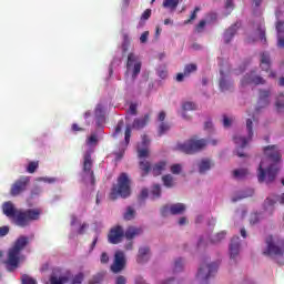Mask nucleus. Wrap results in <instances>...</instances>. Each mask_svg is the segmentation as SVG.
<instances>
[{
  "instance_id": "nucleus-12",
  "label": "nucleus",
  "mask_w": 284,
  "mask_h": 284,
  "mask_svg": "<svg viewBox=\"0 0 284 284\" xmlns=\"http://www.w3.org/2000/svg\"><path fill=\"white\" fill-rule=\"evenodd\" d=\"M260 68L263 72H268V79H276V71L272 70V59L270 53H261Z\"/></svg>"
},
{
  "instance_id": "nucleus-11",
  "label": "nucleus",
  "mask_w": 284,
  "mask_h": 284,
  "mask_svg": "<svg viewBox=\"0 0 284 284\" xmlns=\"http://www.w3.org/2000/svg\"><path fill=\"white\" fill-rule=\"evenodd\" d=\"M266 81L263 79V77L257 75L256 72L251 71L250 73H246L243 79L241 80L242 88H245V85H265Z\"/></svg>"
},
{
  "instance_id": "nucleus-64",
  "label": "nucleus",
  "mask_w": 284,
  "mask_h": 284,
  "mask_svg": "<svg viewBox=\"0 0 284 284\" xmlns=\"http://www.w3.org/2000/svg\"><path fill=\"white\" fill-rule=\"evenodd\" d=\"M129 112L130 114H132V116H136V104H131L129 108Z\"/></svg>"
},
{
  "instance_id": "nucleus-10",
  "label": "nucleus",
  "mask_w": 284,
  "mask_h": 284,
  "mask_svg": "<svg viewBox=\"0 0 284 284\" xmlns=\"http://www.w3.org/2000/svg\"><path fill=\"white\" fill-rule=\"evenodd\" d=\"M219 271V264H202L197 271V278L201 281H207L211 276H213Z\"/></svg>"
},
{
  "instance_id": "nucleus-49",
  "label": "nucleus",
  "mask_w": 284,
  "mask_h": 284,
  "mask_svg": "<svg viewBox=\"0 0 284 284\" xmlns=\"http://www.w3.org/2000/svg\"><path fill=\"white\" fill-rule=\"evenodd\" d=\"M156 72L160 79H168V69L165 67L163 68L160 67Z\"/></svg>"
},
{
  "instance_id": "nucleus-27",
  "label": "nucleus",
  "mask_w": 284,
  "mask_h": 284,
  "mask_svg": "<svg viewBox=\"0 0 284 284\" xmlns=\"http://www.w3.org/2000/svg\"><path fill=\"white\" fill-rule=\"evenodd\" d=\"M274 205H276V201L271 199V197H266L263 204L264 211L265 212H270L271 215L274 214Z\"/></svg>"
},
{
  "instance_id": "nucleus-37",
  "label": "nucleus",
  "mask_w": 284,
  "mask_h": 284,
  "mask_svg": "<svg viewBox=\"0 0 284 284\" xmlns=\"http://www.w3.org/2000/svg\"><path fill=\"white\" fill-rule=\"evenodd\" d=\"M257 34H258L260 41H262V43H267V38H265V27L263 24H260L257 27Z\"/></svg>"
},
{
  "instance_id": "nucleus-29",
  "label": "nucleus",
  "mask_w": 284,
  "mask_h": 284,
  "mask_svg": "<svg viewBox=\"0 0 284 284\" xmlns=\"http://www.w3.org/2000/svg\"><path fill=\"white\" fill-rule=\"evenodd\" d=\"M165 162L156 163L152 169L153 176H161V174H163V171L165 170Z\"/></svg>"
},
{
  "instance_id": "nucleus-35",
  "label": "nucleus",
  "mask_w": 284,
  "mask_h": 284,
  "mask_svg": "<svg viewBox=\"0 0 284 284\" xmlns=\"http://www.w3.org/2000/svg\"><path fill=\"white\" fill-rule=\"evenodd\" d=\"M275 108L277 112H284V94H280L275 102Z\"/></svg>"
},
{
  "instance_id": "nucleus-40",
  "label": "nucleus",
  "mask_w": 284,
  "mask_h": 284,
  "mask_svg": "<svg viewBox=\"0 0 284 284\" xmlns=\"http://www.w3.org/2000/svg\"><path fill=\"white\" fill-rule=\"evenodd\" d=\"M226 232L225 231H221L220 233L215 234L213 236V239L210 240L211 243H221V241H223V239H225L226 236Z\"/></svg>"
},
{
  "instance_id": "nucleus-16",
  "label": "nucleus",
  "mask_w": 284,
  "mask_h": 284,
  "mask_svg": "<svg viewBox=\"0 0 284 284\" xmlns=\"http://www.w3.org/2000/svg\"><path fill=\"white\" fill-rule=\"evenodd\" d=\"M161 212H162V216H168V212H170V214H172L173 216H176L185 212V204L176 203V204H172L170 207L163 206Z\"/></svg>"
},
{
  "instance_id": "nucleus-36",
  "label": "nucleus",
  "mask_w": 284,
  "mask_h": 284,
  "mask_svg": "<svg viewBox=\"0 0 284 284\" xmlns=\"http://www.w3.org/2000/svg\"><path fill=\"white\" fill-rule=\"evenodd\" d=\"M179 7V0H164L163 8H170L171 10H176Z\"/></svg>"
},
{
  "instance_id": "nucleus-32",
  "label": "nucleus",
  "mask_w": 284,
  "mask_h": 284,
  "mask_svg": "<svg viewBox=\"0 0 284 284\" xmlns=\"http://www.w3.org/2000/svg\"><path fill=\"white\" fill-rule=\"evenodd\" d=\"M199 70V67L195 63H190L184 67V75L190 77V74H193V72H196Z\"/></svg>"
},
{
  "instance_id": "nucleus-41",
  "label": "nucleus",
  "mask_w": 284,
  "mask_h": 284,
  "mask_svg": "<svg viewBox=\"0 0 284 284\" xmlns=\"http://www.w3.org/2000/svg\"><path fill=\"white\" fill-rule=\"evenodd\" d=\"M169 130H170V124L165 122H161L158 129L159 136H163V134H165V132H168Z\"/></svg>"
},
{
  "instance_id": "nucleus-51",
  "label": "nucleus",
  "mask_w": 284,
  "mask_h": 284,
  "mask_svg": "<svg viewBox=\"0 0 284 284\" xmlns=\"http://www.w3.org/2000/svg\"><path fill=\"white\" fill-rule=\"evenodd\" d=\"M151 193L153 194V196H155V199H159L161 196V185H153Z\"/></svg>"
},
{
  "instance_id": "nucleus-6",
  "label": "nucleus",
  "mask_w": 284,
  "mask_h": 284,
  "mask_svg": "<svg viewBox=\"0 0 284 284\" xmlns=\"http://www.w3.org/2000/svg\"><path fill=\"white\" fill-rule=\"evenodd\" d=\"M207 145V140L205 139H196V136L189 139L184 143H179L176 145V150L183 152L184 154H196V152H201V150L205 149Z\"/></svg>"
},
{
  "instance_id": "nucleus-22",
  "label": "nucleus",
  "mask_w": 284,
  "mask_h": 284,
  "mask_svg": "<svg viewBox=\"0 0 284 284\" xmlns=\"http://www.w3.org/2000/svg\"><path fill=\"white\" fill-rule=\"evenodd\" d=\"M2 211L3 214H6V216H8L9 219H14V216H17V213L19 212V210L14 209V204H12V202H6L2 205Z\"/></svg>"
},
{
  "instance_id": "nucleus-5",
  "label": "nucleus",
  "mask_w": 284,
  "mask_h": 284,
  "mask_svg": "<svg viewBox=\"0 0 284 284\" xmlns=\"http://www.w3.org/2000/svg\"><path fill=\"white\" fill-rule=\"evenodd\" d=\"M41 209L19 210L13 217V222L18 227H28L32 221H39L41 219Z\"/></svg>"
},
{
  "instance_id": "nucleus-31",
  "label": "nucleus",
  "mask_w": 284,
  "mask_h": 284,
  "mask_svg": "<svg viewBox=\"0 0 284 284\" xmlns=\"http://www.w3.org/2000/svg\"><path fill=\"white\" fill-rule=\"evenodd\" d=\"M136 216V211L132 206L126 207V212L123 214L124 221H132Z\"/></svg>"
},
{
  "instance_id": "nucleus-34",
  "label": "nucleus",
  "mask_w": 284,
  "mask_h": 284,
  "mask_svg": "<svg viewBox=\"0 0 284 284\" xmlns=\"http://www.w3.org/2000/svg\"><path fill=\"white\" fill-rule=\"evenodd\" d=\"M37 170H39V161L29 162V164L27 166V172L29 174H34L37 172Z\"/></svg>"
},
{
  "instance_id": "nucleus-47",
  "label": "nucleus",
  "mask_w": 284,
  "mask_h": 284,
  "mask_svg": "<svg viewBox=\"0 0 284 284\" xmlns=\"http://www.w3.org/2000/svg\"><path fill=\"white\" fill-rule=\"evenodd\" d=\"M22 284H37V280L30 277V275H22Z\"/></svg>"
},
{
  "instance_id": "nucleus-48",
  "label": "nucleus",
  "mask_w": 284,
  "mask_h": 284,
  "mask_svg": "<svg viewBox=\"0 0 284 284\" xmlns=\"http://www.w3.org/2000/svg\"><path fill=\"white\" fill-rule=\"evenodd\" d=\"M99 143V139L97 134H91L87 140V145H97Z\"/></svg>"
},
{
  "instance_id": "nucleus-3",
  "label": "nucleus",
  "mask_w": 284,
  "mask_h": 284,
  "mask_svg": "<svg viewBox=\"0 0 284 284\" xmlns=\"http://www.w3.org/2000/svg\"><path fill=\"white\" fill-rule=\"evenodd\" d=\"M265 248L262 251L263 256H284V240L278 235H267L265 237Z\"/></svg>"
},
{
  "instance_id": "nucleus-18",
  "label": "nucleus",
  "mask_w": 284,
  "mask_h": 284,
  "mask_svg": "<svg viewBox=\"0 0 284 284\" xmlns=\"http://www.w3.org/2000/svg\"><path fill=\"white\" fill-rule=\"evenodd\" d=\"M83 172L90 174L91 183L94 185V171H92V155L90 153L84 155Z\"/></svg>"
},
{
  "instance_id": "nucleus-61",
  "label": "nucleus",
  "mask_w": 284,
  "mask_h": 284,
  "mask_svg": "<svg viewBox=\"0 0 284 284\" xmlns=\"http://www.w3.org/2000/svg\"><path fill=\"white\" fill-rule=\"evenodd\" d=\"M128 283V280L125 278V276L123 275H119L116 278H115V284H125Z\"/></svg>"
},
{
  "instance_id": "nucleus-25",
  "label": "nucleus",
  "mask_w": 284,
  "mask_h": 284,
  "mask_svg": "<svg viewBox=\"0 0 284 284\" xmlns=\"http://www.w3.org/2000/svg\"><path fill=\"white\" fill-rule=\"evenodd\" d=\"M148 254H150V247L148 246H143L139 248V253H138V263H145V261H148Z\"/></svg>"
},
{
  "instance_id": "nucleus-4",
  "label": "nucleus",
  "mask_w": 284,
  "mask_h": 284,
  "mask_svg": "<svg viewBox=\"0 0 284 284\" xmlns=\"http://www.w3.org/2000/svg\"><path fill=\"white\" fill-rule=\"evenodd\" d=\"M131 181L130 178L128 176V173H121L120 176L118 178V184L113 185L111 193L109 195L111 201H116L119 196L122 199H128L130 194H132L131 191Z\"/></svg>"
},
{
  "instance_id": "nucleus-9",
  "label": "nucleus",
  "mask_w": 284,
  "mask_h": 284,
  "mask_svg": "<svg viewBox=\"0 0 284 284\" xmlns=\"http://www.w3.org/2000/svg\"><path fill=\"white\" fill-rule=\"evenodd\" d=\"M28 185H30V176H21L16 180L10 189L11 196H19L23 194L28 190Z\"/></svg>"
},
{
  "instance_id": "nucleus-50",
  "label": "nucleus",
  "mask_w": 284,
  "mask_h": 284,
  "mask_svg": "<svg viewBox=\"0 0 284 284\" xmlns=\"http://www.w3.org/2000/svg\"><path fill=\"white\" fill-rule=\"evenodd\" d=\"M128 45H130V36H128V33H125L123 36V44H122L123 52H128Z\"/></svg>"
},
{
  "instance_id": "nucleus-38",
  "label": "nucleus",
  "mask_w": 284,
  "mask_h": 284,
  "mask_svg": "<svg viewBox=\"0 0 284 284\" xmlns=\"http://www.w3.org/2000/svg\"><path fill=\"white\" fill-rule=\"evenodd\" d=\"M197 105L194 102H184L182 104V110H184V112H190V111H194L197 110Z\"/></svg>"
},
{
  "instance_id": "nucleus-20",
  "label": "nucleus",
  "mask_w": 284,
  "mask_h": 284,
  "mask_svg": "<svg viewBox=\"0 0 284 284\" xmlns=\"http://www.w3.org/2000/svg\"><path fill=\"white\" fill-rule=\"evenodd\" d=\"M241 250V241L239 236H234L231 240V244H230V254H231V258H235L239 256V252Z\"/></svg>"
},
{
  "instance_id": "nucleus-23",
  "label": "nucleus",
  "mask_w": 284,
  "mask_h": 284,
  "mask_svg": "<svg viewBox=\"0 0 284 284\" xmlns=\"http://www.w3.org/2000/svg\"><path fill=\"white\" fill-rule=\"evenodd\" d=\"M148 123H150V114H145L143 118L135 119L132 123V128L133 130H143Z\"/></svg>"
},
{
  "instance_id": "nucleus-15",
  "label": "nucleus",
  "mask_w": 284,
  "mask_h": 284,
  "mask_svg": "<svg viewBox=\"0 0 284 284\" xmlns=\"http://www.w3.org/2000/svg\"><path fill=\"white\" fill-rule=\"evenodd\" d=\"M124 231L122 226H115L110 230V233L108 235L109 243H112V245H119L121 241H123Z\"/></svg>"
},
{
  "instance_id": "nucleus-46",
  "label": "nucleus",
  "mask_w": 284,
  "mask_h": 284,
  "mask_svg": "<svg viewBox=\"0 0 284 284\" xmlns=\"http://www.w3.org/2000/svg\"><path fill=\"white\" fill-rule=\"evenodd\" d=\"M261 221V213H252L250 216V223L251 225H256V223H260Z\"/></svg>"
},
{
  "instance_id": "nucleus-21",
  "label": "nucleus",
  "mask_w": 284,
  "mask_h": 284,
  "mask_svg": "<svg viewBox=\"0 0 284 284\" xmlns=\"http://www.w3.org/2000/svg\"><path fill=\"white\" fill-rule=\"evenodd\" d=\"M141 234H143V229L135 226H129L124 232L126 241H132V239H136V236H141Z\"/></svg>"
},
{
  "instance_id": "nucleus-28",
  "label": "nucleus",
  "mask_w": 284,
  "mask_h": 284,
  "mask_svg": "<svg viewBox=\"0 0 284 284\" xmlns=\"http://www.w3.org/2000/svg\"><path fill=\"white\" fill-rule=\"evenodd\" d=\"M211 169H212V161L207 159H203L199 164L200 174H205V172H207Z\"/></svg>"
},
{
  "instance_id": "nucleus-19",
  "label": "nucleus",
  "mask_w": 284,
  "mask_h": 284,
  "mask_svg": "<svg viewBox=\"0 0 284 284\" xmlns=\"http://www.w3.org/2000/svg\"><path fill=\"white\" fill-rule=\"evenodd\" d=\"M257 105L256 112H258L261 108H267V105H270V90H260Z\"/></svg>"
},
{
  "instance_id": "nucleus-55",
  "label": "nucleus",
  "mask_w": 284,
  "mask_h": 284,
  "mask_svg": "<svg viewBox=\"0 0 284 284\" xmlns=\"http://www.w3.org/2000/svg\"><path fill=\"white\" fill-rule=\"evenodd\" d=\"M100 262H101L103 265H105L106 263L110 262V256H108V253L103 252V253L101 254Z\"/></svg>"
},
{
  "instance_id": "nucleus-14",
  "label": "nucleus",
  "mask_w": 284,
  "mask_h": 284,
  "mask_svg": "<svg viewBox=\"0 0 284 284\" xmlns=\"http://www.w3.org/2000/svg\"><path fill=\"white\" fill-rule=\"evenodd\" d=\"M123 270H125V253L118 251L114 255V262L111 265V272L119 274V272H123Z\"/></svg>"
},
{
  "instance_id": "nucleus-1",
  "label": "nucleus",
  "mask_w": 284,
  "mask_h": 284,
  "mask_svg": "<svg viewBox=\"0 0 284 284\" xmlns=\"http://www.w3.org/2000/svg\"><path fill=\"white\" fill-rule=\"evenodd\" d=\"M264 155L267 161H271L272 164L265 170V160H262L257 170V180L258 183H274L276 174H278V165L283 161V154H281V149L277 145H267L264 148Z\"/></svg>"
},
{
  "instance_id": "nucleus-63",
  "label": "nucleus",
  "mask_w": 284,
  "mask_h": 284,
  "mask_svg": "<svg viewBox=\"0 0 284 284\" xmlns=\"http://www.w3.org/2000/svg\"><path fill=\"white\" fill-rule=\"evenodd\" d=\"M71 130H72V132H83L84 129L80 128L79 124L73 123L72 126H71Z\"/></svg>"
},
{
  "instance_id": "nucleus-17",
  "label": "nucleus",
  "mask_w": 284,
  "mask_h": 284,
  "mask_svg": "<svg viewBox=\"0 0 284 284\" xmlns=\"http://www.w3.org/2000/svg\"><path fill=\"white\" fill-rule=\"evenodd\" d=\"M72 278V273L67 271L64 275H58L57 273H52L49 281L51 284H65Z\"/></svg>"
},
{
  "instance_id": "nucleus-44",
  "label": "nucleus",
  "mask_w": 284,
  "mask_h": 284,
  "mask_svg": "<svg viewBox=\"0 0 284 284\" xmlns=\"http://www.w3.org/2000/svg\"><path fill=\"white\" fill-rule=\"evenodd\" d=\"M132 138V128L126 125L124 131V141L126 145H130V139Z\"/></svg>"
},
{
  "instance_id": "nucleus-56",
  "label": "nucleus",
  "mask_w": 284,
  "mask_h": 284,
  "mask_svg": "<svg viewBox=\"0 0 284 284\" xmlns=\"http://www.w3.org/2000/svg\"><path fill=\"white\" fill-rule=\"evenodd\" d=\"M205 24H206L205 20H201L199 24L195 27L196 32H203Z\"/></svg>"
},
{
  "instance_id": "nucleus-45",
  "label": "nucleus",
  "mask_w": 284,
  "mask_h": 284,
  "mask_svg": "<svg viewBox=\"0 0 284 284\" xmlns=\"http://www.w3.org/2000/svg\"><path fill=\"white\" fill-rule=\"evenodd\" d=\"M150 156V150L148 148L138 149V159H148Z\"/></svg>"
},
{
  "instance_id": "nucleus-7",
  "label": "nucleus",
  "mask_w": 284,
  "mask_h": 284,
  "mask_svg": "<svg viewBox=\"0 0 284 284\" xmlns=\"http://www.w3.org/2000/svg\"><path fill=\"white\" fill-rule=\"evenodd\" d=\"M126 73H132L133 80L141 74V60H139V55L132 52L128 55Z\"/></svg>"
},
{
  "instance_id": "nucleus-2",
  "label": "nucleus",
  "mask_w": 284,
  "mask_h": 284,
  "mask_svg": "<svg viewBox=\"0 0 284 284\" xmlns=\"http://www.w3.org/2000/svg\"><path fill=\"white\" fill-rule=\"evenodd\" d=\"M30 239L28 236H20L16 240L13 246L8 252L7 270L8 272H14L21 263V252L28 247Z\"/></svg>"
},
{
  "instance_id": "nucleus-43",
  "label": "nucleus",
  "mask_w": 284,
  "mask_h": 284,
  "mask_svg": "<svg viewBox=\"0 0 284 284\" xmlns=\"http://www.w3.org/2000/svg\"><path fill=\"white\" fill-rule=\"evenodd\" d=\"M83 278H85V275L83 273H78L72 277L71 284H82Z\"/></svg>"
},
{
  "instance_id": "nucleus-60",
  "label": "nucleus",
  "mask_w": 284,
  "mask_h": 284,
  "mask_svg": "<svg viewBox=\"0 0 284 284\" xmlns=\"http://www.w3.org/2000/svg\"><path fill=\"white\" fill-rule=\"evenodd\" d=\"M149 192L148 189H143L139 195V201H145L148 199Z\"/></svg>"
},
{
  "instance_id": "nucleus-26",
  "label": "nucleus",
  "mask_w": 284,
  "mask_h": 284,
  "mask_svg": "<svg viewBox=\"0 0 284 284\" xmlns=\"http://www.w3.org/2000/svg\"><path fill=\"white\" fill-rule=\"evenodd\" d=\"M148 254H150V247L148 246H143L139 248V253H138V263H145V261H148Z\"/></svg>"
},
{
  "instance_id": "nucleus-39",
  "label": "nucleus",
  "mask_w": 284,
  "mask_h": 284,
  "mask_svg": "<svg viewBox=\"0 0 284 284\" xmlns=\"http://www.w3.org/2000/svg\"><path fill=\"white\" fill-rule=\"evenodd\" d=\"M234 179H244L247 176V169H237L233 171Z\"/></svg>"
},
{
  "instance_id": "nucleus-42",
  "label": "nucleus",
  "mask_w": 284,
  "mask_h": 284,
  "mask_svg": "<svg viewBox=\"0 0 284 284\" xmlns=\"http://www.w3.org/2000/svg\"><path fill=\"white\" fill-rule=\"evenodd\" d=\"M201 12V8L200 7H195L193 12L190 16V19L184 21V26H189V23H192V21H194V19H196V13Z\"/></svg>"
},
{
  "instance_id": "nucleus-24",
  "label": "nucleus",
  "mask_w": 284,
  "mask_h": 284,
  "mask_svg": "<svg viewBox=\"0 0 284 284\" xmlns=\"http://www.w3.org/2000/svg\"><path fill=\"white\" fill-rule=\"evenodd\" d=\"M239 30V23H235L231 26L225 32H224V43H230L232 39L236 36V32Z\"/></svg>"
},
{
  "instance_id": "nucleus-13",
  "label": "nucleus",
  "mask_w": 284,
  "mask_h": 284,
  "mask_svg": "<svg viewBox=\"0 0 284 284\" xmlns=\"http://www.w3.org/2000/svg\"><path fill=\"white\" fill-rule=\"evenodd\" d=\"M219 88L221 92H230L234 89V82L230 80V71L220 70Z\"/></svg>"
},
{
  "instance_id": "nucleus-52",
  "label": "nucleus",
  "mask_w": 284,
  "mask_h": 284,
  "mask_svg": "<svg viewBox=\"0 0 284 284\" xmlns=\"http://www.w3.org/2000/svg\"><path fill=\"white\" fill-rule=\"evenodd\" d=\"M181 270H183V260L182 258H178L175 261L173 272H181Z\"/></svg>"
},
{
  "instance_id": "nucleus-30",
  "label": "nucleus",
  "mask_w": 284,
  "mask_h": 284,
  "mask_svg": "<svg viewBox=\"0 0 284 284\" xmlns=\"http://www.w3.org/2000/svg\"><path fill=\"white\" fill-rule=\"evenodd\" d=\"M139 166H140V170H142L143 172L142 176L150 174V170H152V165L148 160H141L139 163Z\"/></svg>"
},
{
  "instance_id": "nucleus-58",
  "label": "nucleus",
  "mask_w": 284,
  "mask_h": 284,
  "mask_svg": "<svg viewBox=\"0 0 284 284\" xmlns=\"http://www.w3.org/2000/svg\"><path fill=\"white\" fill-rule=\"evenodd\" d=\"M148 37H150V31H144L140 37V42L148 43Z\"/></svg>"
},
{
  "instance_id": "nucleus-57",
  "label": "nucleus",
  "mask_w": 284,
  "mask_h": 284,
  "mask_svg": "<svg viewBox=\"0 0 284 284\" xmlns=\"http://www.w3.org/2000/svg\"><path fill=\"white\" fill-rule=\"evenodd\" d=\"M123 125H125V123L123 122V120H120L115 126V133L114 134H120V132L123 130Z\"/></svg>"
},
{
  "instance_id": "nucleus-54",
  "label": "nucleus",
  "mask_w": 284,
  "mask_h": 284,
  "mask_svg": "<svg viewBox=\"0 0 284 284\" xmlns=\"http://www.w3.org/2000/svg\"><path fill=\"white\" fill-rule=\"evenodd\" d=\"M181 170H182L181 164H173L171 166L172 174H181Z\"/></svg>"
},
{
  "instance_id": "nucleus-8",
  "label": "nucleus",
  "mask_w": 284,
  "mask_h": 284,
  "mask_svg": "<svg viewBox=\"0 0 284 284\" xmlns=\"http://www.w3.org/2000/svg\"><path fill=\"white\" fill-rule=\"evenodd\" d=\"M253 125H254V122H252V119H247L246 120L247 138L241 136V135H235L233 138L235 145H237L242 150H243V148H246L247 143H250V141H252V136H254Z\"/></svg>"
},
{
  "instance_id": "nucleus-33",
  "label": "nucleus",
  "mask_w": 284,
  "mask_h": 284,
  "mask_svg": "<svg viewBox=\"0 0 284 284\" xmlns=\"http://www.w3.org/2000/svg\"><path fill=\"white\" fill-rule=\"evenodd\" d=\"M162 181L165 187H174V178L171 174L162 176Z\"/></svg>"
},
{
  "instance_id": "nucleus-59",
  "label": "nucleus",
  "mask_w": 284,
  "mask_h": 284,
  "mask_svg": "<svg viewBox=\"0 0 284 284\" xmlns=\"http://www.w3.org/2000/svg\"><path fill=\"white\" fill-rule=\"evenodd\" d=\"M10 232V227L9 226H1L0 227V236L3 237V236H8Z\"/></svg>"
},
{
  "instance_id": "nucleus-62",
  "label": "nucleus",
  "mask_w": 284,
  "mask_h": 284,
  "mask_svg": "<svg viewBox=\"0 0 284 284\" xmlns=\"http://www.w3.org/2000/svg\"><path fill=\"white\" fill-rule=\"evenodd\" d=\"M39 194H41V187L39 186L33 187L31 191V196H39Z\"/></svg>"
},
{
  "instance_id": "nucleus-53",
  "label": "nucleus",
  "mask_w": 284,
  "mask_h": 284,
  "mask_svg": "<svg viewBox=\"0 0 284 284\" xmlns=\"http://www.w3.org/2000/svg\"><path fill=\"white\" fill-rule=\"evenodd\" d=\"M150 17H152V10L151 9H146L142 16H141V20L142 21H148V19H150Z\"/></svg>"
}]
</instances>
